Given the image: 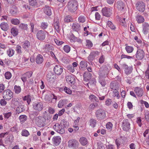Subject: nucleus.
<instances>
[{
    "label": "nucleus",
    "mask_w": 149,
    "mask_h": 149,
    "mask_svg": "<svg viewBox=\"0 0 149 149\" xmlns=\"http://www.w3.org/2000/svg\"><path fill=\"white\" fill-rule=\"evenodd\" d=\"M77 2L75 0H70L67 5L68 10L72 13L75 12L78 7Z\"/></svg>",
    "instance_id": "obj_1"
},
{
    "label": "nucleus",
    "mask_w": 149,
    "mask_h": 149,
    "mask_svg": "<svg viewBox=\"0 0 149 149\" xmlns=\"http://www.w3.org/2000/svg\"><path fill=\"white\" fill-rule=\"evenodd\" d=\"M109 70L107 66L104 65L102 66L99 71L98 78H105L107 76Z\"/></svg>",
    "instance_id": "obj_2"
},
{
    "label": "nucleus",
    "mask_w": 149,
    "mask_h": 149,
    "mask_svg": "<svg viewBox=\"0 0 149 149\" xmlns=\"http://www.w3.org/2000/svg\"><path fill=\"white\" fill-rule=\"evenodd\" d=\"M95 115L97 119L103 120L106 117L105 111L101 109L97 110L95 112Z\"/></svg>",
    "instance_id": "obj_3"
},
{
    "label": "nucleus",
    "mask_w": 149,
    "mask_h": 149,
    "mask_svg": "<svg viewBox=\"0 0 149 149\" xmlns=\"http://www.w3.org/2000/svg\"><path fill=\"white\" fill-rule=\"evenodd\" d=\"M136 10L140 12H143L145 10V5L143 1H137L135 4Z\"/></svg>",
    "instance_id": "obj_4"
},
{
    "label": "nucleus",
    "mask_w": 149,
    "mask_h": 149,
    "mask_svg": "<svg viewBox=\"0 0 149 149\" xmlns=\"http://www.w3.org/2000/svg\"><path fill=\"white\" fill-rule=\"evenodd\" d=\"M3 96L4 99L8 100L13 97V93L10 90H6L3 91Z\"/></svg>",
    "instance_id": "obj_5"
},
{
    "label": "nucleus",
    "mask_w": 149,
    "mask_h": 149,
    "mask_svg": "<svg viewBox=\"0 0 149 149\" xmlns=\"http://www.w3.org/2000/svg\"><path fill=\"white\" fill-rule=\"evenodd\" d=\"M79 145L78 141L75 139H71L68 142V147L73 149H76L78 148Z\"/></svg>",
    "instance_id": "obj_6"
},
{
    "label": "nucleus",
    "mask_w": 149,
    "mask_h": 149,
    "mask_svg": "<svg viewBox=\"0 0 149 149\" xmlns=\"http://www.w3.org/2000/svg\"><path fill=\"white\" fill-rule=\"evenodd\" d=\"M102 12L103 16L110 17L112 14V8L106 7L102 9Z\"/></svg>",
    "instance_id": "obj_7"
},
{
    "label": "nucleus",
    "mask_w": 149,
    "mask_h": 149,
    "mask_svg": "<svg viewBox=\"0 0 149 149\" xmlns=\"http://www.w3.org/2000/svg\"><path fill=\"white\" fill-rule=\"evenodd\" d=\"M53 128L56 131L61 134H64L65 132V129L58 123H56Z\"/></svg>",
    "instance_id": "obj_8"
},
{
    "label": "nucleus",
    "mask_w": 149,
    "mask_h": 149,
    "mask_svg": "<svg viewBox=\"0 0 149 149\" xmlns=\"http://www.w3.org/2000/svg\"><path fill=\"white\" fill-rule=\"evenodd\" d=\"M36 121V124L40 127H43L45 125V119L43 117H38L37 118Z\"/></svg>",
    "instance_id": "obj_9"
},
{
    "label": "nucleus",
    "mask_w": 149,
    "mask_h": 149,
    "mask_svg": "<svg viewBox=\"0 0 149 149\" xmlns=\"http://www.w3.org/2000/svg\"><path fill=\"white\" fill-rule=\"evenodd\" d=\"M47 32L42 30L38 31L36 34L37 38L40 40H43L45 38Z\"/></svg>",
    "instance_id": "obj_10"
},
{
    "label": "nucleus",
    "mask_w": 149,
    "mask_h": 149,
    "mask_svg": "<svg viewBox=\"0 0 149 149\" xmlns=\"http://www.w3.org/2000/svg\"><path fill=\"white\" fill-rule=\"evenodd\" d=\"M145 56L144 51L141 49H138L135 54V57L138 60H141Z\"/></svg>",
    "instance_id": "obj_11"
},
{
    "label": "nucleus",
    "mask_w": 149,
    "mask_h": 149,
    "mask_svg": "<svg viewBox=\"0 0 149 149\" xmlns=\"http://www.w3.org/2000/svg\"><path fill=\"white\" fill-rule=\"evenodd\" d=\"M63 68L60 65H56L54 68V73L57 75H61L63 72Z\"/></svg>",
    "instance_id": "obj_12"
},
{
    "label": "nucleus",
    "mask_w": 149,
    "mask_h": 149,
    "mask_svg": "<svg viewBox=\"0 0 149 149\" xmlns=\"http://www.w3.org/2000/svg\"><path fill=\"white\" fill-rule=\"evenodd\" d=\"M33 108L34 110L40 111L43 109V104L41 102H36L33 104Z\"/></svg>",
    "instance_id": "obj_13"
},
{
    "label": "nucleus",
    "mask_w": 149,
    "mask_h": 149,
    "mask_svg": "<svg viewBox=\"0 0 149 149\" xmlns=\"http://www.w3.org/2000/svg\"><path fill=\"white\" fill-rule=\"evenodd\" d=\"M122 127L124 130L128 131L130 129V124L127 120H123L122 123Z\"/></svg>",
    "instance_id": "obj_14"
},
{
    "label": "nucleus",
    "mask_w": 149,
    "mask_h": 149,
    "mask_svg": "<svg viewBox=\"0 0 149 149\" xmlns=\"http://www.w3.org/2000/svg\"><path fill=\"white\" fill-rule=\"evenodd\" d=\"M53 26L54 29L57 33L60 32V25L59 19L58 18H54V22L53 24Z\"/></svg>",
    "instance_id": "obj_15"
},
{
    "label": "nucleus",
    "mask_w": 149,
    "mask_h": 149,
    "mask_svg": "<svg viewBox=\"0 0 149 149\" xmlns=\"http://www.w3.org/2000/svg\"><path fill=\"white\" fill-rule=\"evenodd\" d=\"M33 72L31 71H28L23 74L21 77L22 80L24 82L26 81L27 78H30L32 75Z\"/></svg>",
    "instance_id": "obj_16"
},
{
    "label": "nucleus",
    "mask_w": 149,
    "mask_h": 149,
    "mask_svg": "<svg viewBox=\"0 0 149 149\" xmlns=\"http://www.w3.org/2000/svg\"><path fill=\"white\" fill-rule=\"evenodd\" d=\"M134 91L136 95L138 97H141L143 93V89L140 87H135L134 89Z\"/></svg>",
    "instance_id": "obj_17"
},
{
    "label": "nucleus",
    "mask_w": 149,
    "mask_h": 149,
    "mask_svg": "<svg viewBox=\"0 0 149 149\" xmlns=\"http://www.w3.org/2000/svg\"><path fill=\"white\" fill-rule=\"evenodd\" d=\"M47 79L49 82H54L56 79V76L53 73L50 72L48 74Z\"/></svg>",
    "instance_id": "obj_18"
},
{
    "label": "nucleus",
    "mask_w": 149,
    "mask_h": 149,
    "mask_svg": "<svg viewBox=\"0 0 149 149\" xmlns=\"http://www.w3.org/2000/svg\"><path fill=\"white\" fill-rule=\"evenodd\" d=\"M53 144L56 146L58 145L61 142V138L59 136H54L52 139Z\"/></svg>",
    "instance_id": "obj_19"
},
{
    "label": "nucleus",
    "mask_w": 149,
    "mask_h": 149,
    "mask_svg": "<svg viewBox=\"0 0 149 149\" xmlns=\"http://www.w3.org/2000/svg\"><path fill=\"white\" fill-rule=\"evenodd\" d=\"M123 68L125 69V72L127 74H129L132 72V68L131 67H128L125 64H123L122 65Z\"/></svg>",
    "instance_id": "obj_20"
},
{
    "label": "nucleus",
    "mask_w": 149,
    "mask_h": 149,
    "mask_svg": "<svg viewBox=\"0 0 149 149\" xmlns=\"http://www.w3.org/2000/svg\"><path fill=\"white\" fill-rule=\"evenodd\" d=\"M65 78L66 81L69 84H72L75 80L74 77L72 74L67 76Z\"/></svg>",
    "instance_id": "obj_21"
},
{
    "label": "nucleus",
    "mask_w": 149,
    "mask_h": 149,
    "mask_svg": "<svg viewBox=\"0 0 149 149\" xmlns=\"http://www.w3.org/2000/svg\"><path fill=\"white\" fill-rule=\"evenodd\" d=\"M84 81H88L91 77V74L88 72H86L84 74Z\"/></svg>",
    "instance_id": "obj_22"
},
{
    "label": "nucleus",
    "mask_w": 149,
    "mask_h": 149,
    "mask_svg": "<svg viewBox=\"0 0 149 149\" xmlns=\"http://www.w3.org/2000/svg\"><path fill=\"white\" fill-rule=\"evenodd\" d=\"M43 61V58L42 55L39 54L36 57V62L38 64H41Z\"/></svg>",
    "instance_id": "obj_23"
},
{
    "label": "nucleus",
    "mask_w": 149,
    "mask_h": 149,
    "mask_svg": "<svg viewBox=\"0 0 149 149\" xmlns=\"http://www.w3.org/2000/svg\"><path fill=\"white\" fill-rule=\"evenodd\" d=\"M72 28L73 30L77 32H79L81 29L80 25L79 24L77 23H73Z\"/></svg>",
    "instance_id": "obj_24"
},
{
    "label": "nucleus",
    "mask_w": 149,
    "mask_h": 149,
    "mask_svg": "<svg viewBox=\"0 0 149 149\" xmlns=\"http://www.w3.org/2000/svg\"><path fill=\"white\" fill-rule=\"evenodd\" d=\"M44 13L47 15L50 16L52 14V10L50 7L48 6H45L44 8Z\"/></svg>",
    "instance_id": "obj_25"
},
{
    "label": "nucleus",
    "mask_w": 149,
    "mask_h": 149,
    "mask_svg": "<svg viewBox=\"0 0 149 149\" xmlns=\"http://www.w3.org/2000/svg\"><path fill=\"white\" fill-rule=\"evenodd\" d=\"M1 29L4 31H7L9 29V26L6 22H3L0 24Z\"/></svg>",
    "instance_id": "obj_26"
},
{
    "label": "nucleus",
    "mask_w": 149,
    "mask_h": 149,
    "mask_svg": "<svg viewBox=\"0 0 149 149\" xmlns=\"http://www.w3.org/2000/svg\"><path fill=\"white\" fill-rule=\"evenodd\" d=\"M143 32L145 34H146L149 30V25L147 23L145 22L143 24Z\"/></svg>",
    "instance_id": "obj_27"
},
{
    "label": "nucleus",
    "mask_w": 149,
    "mask_h": 149,
    "mask_svg": "<svg viewBox=\"0 0 149 149\" xmlns=\"http://www.w3.org/2000/svg\"><path fill=\"white\" fill-rule=\"evenodd\" d=\"M79 141L81 144L83 146L86 145L88 143L87 139L84 137L80 138Z\"/></svg>",
    "instance_id": "obj_28"
},
{
    "label": "nucleus",
    "mask_w": 149,
    "mask_h": 149,
    "mask_svg": "<svg viewBox=\"0 0 149 149\" xmlns=\"http://www.w3.org/2000/svg\"><path fill=\"white\" fill-rule=\"evenodd\" d=\"M43 49L45 52H49L50 51H52L53 49V47L49 44H47L45 45Z\"/></svg>",
    "instance_id": "obj_29"
},
{
    "label": "nucleus",
    "mask_w": 149,
    "mask_h": 149,
    "mask_svg": "<svg viewBox=\"0 0 149 149\" xmlns=\"http://www.w3.org/2000/svg\"><path fill=\"white\" fill-rule=\"evenodd\" d=\"M136 20L138 23H143L144 21V18L142 16L137 15L136 17Z\"/></svg>",
    "instance_id": "obj_30"
},
{
    "label": "nucleus",
    "mask_w": 149,
    "mask_h": 149,
    "mask_svg": "<svg viewBox=\"0 0 149 149\" xmlns=\"http://www.w3.org/2000/svg\"><path fill=\"white\" fill-rule=\"evenodd\" d=\"M88 123L89 126L92 127L94 128L96 126L97 124V121L95 119H91L89 120Z\"/></svg>",
    "instance_id": "obj_31"
},
{
    "label": "nucleus",
    "mask_w": 149,
    "mask_h": 149,
    "mask_svg": "<svg viewBox=\"0 0 149 149\" xmlns=\"http://www.w3.org/2000/svg\"><path fill=\"white\" fill-rule=\"evenodd\" d=\"M105 78H98V82L103 87L105 86L107 84Z\"/></svg>",
    "instance_id": "obj_32"
},
{
    "label": "nucleus",
    "mask_w": 149,
    "mask_h": 149,
    "mask_svg": "<svg viewBox=\"0 0 149 149\" xmlns=\"http://www.w3.org/2000/svg\"><path fill=\"white\" fill-rule=\"evenodd\" d=\"M10 32L13 36H15L18 35V30L16 27H13L11 29Z\"/></svg>",
    "instance_id": "obj_33"
},
{
    "label": "nucleus",
    "mask_w": 149,
    "mask_h": 149,
    "mask_svg": "<svg viewBox=\"0 0 149 149\" xmlns=\"http://www.w3.org/2000/svg\"><path fill=\"white\" fill-rule=\"evenodd\" d=\"M116 4L117 8L118 10H122L123 9L124 6V4L121 1H118Z\"/></svg>",
    "instance_id": "obj_34"
},
{
    "label": "nucleus",
    "mask_w": 149,
    "mask_h": 149,
    "mask_svg": "<svg viewBox=\"0 0 149 149\" xmlns=\"http://www.w3.org/2000/svg\"><path fill=\"white\" fill-rule=\"evenodd\" d=\"M31 96L29 95L25 96L22 97V99L24 101L26 100L28 104H29L31 101Z\"/></svg>",
    "instance_id": "obj_35"
},
{
    "label": "nucleus",
    "mask_w": 149,
    "mask_h": 149,
    "mask_svg": "<svg viewBox=\"0 0 149 149\" xmlns=\"http://www.w3.org/2000/svg\"><path fill=\"white\" fill-rule=\"evenodd\" d=\"M107 26H108L112 30H115L116 28V26L110 21H108Z\"/></svg>",
    "instance_id": "obj_36"
},
{
    "label": "nucleus",
    "mask_w": 149,
    "mask_h": 149,
    "mask_svg": "<svg viewBox=\"0 0 149 149\" xmlns=\"http://www.w3.org/2000/svg\"><path fill=\"white\" fill-rule=\"evenodd\" d=\"M48 26V24L47 22H42L41 23L40 27L42 29L45 30L47 28Z\"/></svg>",
    "instance_id": "obj_37"
},
{
    "label": "nucleus",
    "mask_w": 149,
    "mask_h": 149,
    "mask_svg": "<svg viewBox=\"0 0 149 149\" xmlns=\"http://www.w3.org/2000/svg\"><path fill=\"white\" fill-rule=\"evenodd\" d=\"M79 65L81 68H85L87 66V62L85 61H82L80 63Z\"/></svg>",
    "instance_id": "obj_38"
},
{
    "label": "nucleus",
    "mask_w": 149,
    "mask_h": 149,
    "mask_svg": "<svg viewBox=\"0 0 149 149\" xmlns=\"http://www.w3.org/2000/svg\"><path fill=\"white\" fill-rule=\"evenodd\" d=\"M21 87L16 85L14 86V91L15 93L19 94L21 91Z\"/></svg>",
    "instance_id": "obj_39"
},
{
    "label": "nucleus",
    "mask_w": 149,
    "mask_h": 149,
    "mask_svg": "<svg viewBox=\"0 0 149 149\" xmlns=\"http://www.w3.org/2000/svg\"><path fill=\"white\" fill-rule=\"evenodd\" d=\"M24 110V109L23 107V106L22 105H20L18 106L16 109V111L17 113H19Z\"/></svg>",
    "instance_id": "obj_40"
},
{
    "label": "nucleus",
    "mask_w": 149,
    "mask_h": 149,
    "mask_svg": "<svg viewBox=\"0 0 149 149\" xmlns=\"http://www.w3.org/2000/svg\"><path fill=\"white\" fill-rule=\"evenodd\" d=\"M30 46L29 42L28 41H26L22 45V47L25 49L29 48Z\"/></svg>",
    "instance_id": "obj_41"
},
{
    "label": "nucleus",
    "mask_w": 149,
    "mask_h": 149,
    "mask_svg": "<svg viewBox=\"0 0 149 149\" xmlns=\"http://www.w3.org/2000/svg\"><path fill=\"white\" fill-rule=\"evenodd\" d=\"M7 52V54L9 57L12 56L15 53V51L11 48L9 49Z\"/></svg>",
    "instance_id": "obj_42"
},
{
    "label": "nucleus",
    "mask_w": 149,
    "mask_h": 149,
    "mask_svg": "<svg viewBox=\"0 0 149 149\" xmlns=\"http://www.w3.org/2000/svg\"><path fill=\"white\" fill-rule=\"evenodd\" d=\"M19 119L20 122L23 123L26 120L27 116L24 115H21L19 116Z\"/></svg>",
    "instance_id": "obj_43"
},
{
    "label": "nucleus",
    "mask_w": 149,
    "mask_h": 149,
    "mask_svg": "<svg viewBox=\"0 0 149 149\" xmlns=\"http://www.w3.org/2000/svg\"><path fill=\"white\" fill-rule=\"evenodd\" d=\"M30 135L29 132L26 129L23 130L21 132V135L23 136L27 137Z\"/></svg>",
    "instance_id": "obj_44"
},
{
    "label": "nucleus",
    "mask_w": 149,
    "mask_h": 149,
    "mask_svg": "<svg viewBox=\"0 0 149 149\" xmlns=\"http://www.w3.org/2000/svg\"><path fill=\"white\" fill-rule=\"evenodd\" d=\"M125 50L128 53H131L134 50L133 47L131 46H126L125 48Z\"/></svg>",
    "instance_id": "obj_45"
},
{
    "label": "nucleus",
    "mask_w": 149,
    "mask_h": 149,
    "mask_svg": "<svg viewBox=\"0 0 149 149\" xmlns=\"http://www.w3.org/2000/svg\"><path fill=\"white\" fill-rule=\"evenodd\" d=\"M113 125L111 122H108L106 125V128L109 131H111L112 130Z\"/></svg>",
    "instance_id": "obj_46"
},
{
    "label": "nucleus",
    "mask_w": 149,
    "mask_h": 149,
    "mask_svg": "<svg viewBox=\"0 0 149 149\" xmlns=\"http://www.w3.org/2000/svg\"><path fill=\"white\" fill-rule=\"evenodd\" d=\"M29 4L32 6H37L38 4L37 0H29Z\"/></svg>",
    "instance_id": "obj_47"
},
{
    "label": "nucleus",
    "mask_w": 149,
    "mask_h": 149,
    "mask_svg": "<svg viewBox=\"0 0 149 149\" xmlns=\"http://www.w3.org/2000/svg\"><path fill=\"white\" fill-rule=\"evenodd\" d=\"M15 50L18 54H21L22 53V47L20 46L19 45H17Z\"/></svg>",
    "instance_id": "obj_48"
},
{
    "label": "nucleus",
    "mask_w": 149,
    "mask_h": 149,
    "mask_svg": "<svg viewBox=\"0 0 149 149\" xmlns=\"http://www.w3.org/2000/svg\"><path fill=\"white\" fill-rule=\"evenodd\" d=\"M113 96L114 97H116L117 99L119 98V92L117 90L115 89L113 91Z\"/></svg>",
    "instance_id": "obj_49"
},
{
    "label": "nucleus",
    "mask_w": 149,
    "mask_h": 149,
    "mask_svg": "<svg viewBox=\"0 0 149 149\" xmlns=\"http://www.w3.org/2000/svg\"><path fill=\"white\" fill-rule=\"evenodd\" d=\"M11 22L15 25H17L19 24L20 21L17 19H11Z\"/></svg>",
    "instance_id": "obj_50"
},
{
    "label": "nucleus",
    "mask_w": 149,
    "mask_h": 149,
    "mask_svg": "<svg viewBox=\"0 0 149 149\" xmlns=\"http://www.w3.org/2000/svg\"><path fill=\"white\" fill-rule=\"evenodd\" d=\"M86 46L88 48H90L93 46V43L91 42L89 40H86Z\"/></svg>",
    "instance_id": "obj_51"
},
{
    "label": "nucleus",
    "mask_w": 149,
    "mask_h": 149,
    "mask_svg": "<svg viewBox=\"0 0 149 149\" xmlns=\"http://www.w3.org/2000/svg\"><path fill=\"white\" fill-rule=\"evenodd\" d=\"M73 19L70 16H66L65 18L64 21L66 22H69L73 21Z\"/></svg>",
    "instance_id": "obj_52"
},
{
    "label": "nucleus",
    "mask_w": 149,
    "mask_h": 149,
    "mask_svg": "<svg viewBox=\"0 0 149 149\" xmlns=\"http://www.w3.org/2000/svg\"><path fill=\"white\" fill-rule=\"evenodd\" d=\"M63 49L64 51L66 53H68L70 50V47L68 45H66L63 47Z\"/></svg>",
    "instance_id": "obj_53"
},
{
    "label": "nucleus",
    "mask_w": 149,
    "mask_h": 149,
    "mask_svg": "<svg viewBox=\"0 0 149 149\" xmlns=\"http://www.w3.org/2000/svg\"><path fill=\"white\" fill-rule=\"evenodd\" d=\"M78 20L79 23H83L85 22L86 18L84 16L81 15L79 17Z\"/></svg>",
    "instance_id": "obj_54"
},
{
    "label": "nucleus",
    "mask_w": 149,
    "mask_h": 149,
    "mask_svg": "<svg viewBox=\"0 0 149 149\" xmlns=\"http://www.w3.org/2000/svg\"><path fill=\"white\" fill-rule=\"evenodd\" d=\"M67 122L64 119L62 120L60 123V124L64 128L67 127Z\"/></svg>",
    "instance_id": "obj_55"
},
{
    "label": "nucleus",
    "mask_w": 149,
    "mask_h": 149,
    "mask_svg": "<svg viewBox=\"0 0 149 149\" xmlns=\"http://www.w3.org/2000/svg\"><path fill=\"white\" fill-rule=\"evenodd\" d=\"M122 140L121 139H117L116 140V144L118 148L119 146L121 144Z\"/></svg>",
    "instance_id": "obj_56"
},
{
    "label": "nucleus",
    "mask_w": 149,
    "mask_h": 149,
    "mask_svg": "<svg viewBox=\"0 0 149 149\" xmlns=\"http://www.w3.org/2000/svg\"><path fill=\"white\" fill-rule=\"evenodd\" d=\"M5 76L6 79H9L11 78L12 75L10 72H7L5 73Z\"/></svg>",
    "instance_id": "obj_57"
},
{
    "label": "nucleus",
    "mask_w": 149,
    "mask_h": 149,
    "mask_svg": "<svg viewBox=\"0 0 149 149\" xmlns=\"http://www.w3.org/2000/svg\"><path fill=\"white\" fill-rule=\"evenodd\" d=\"M67 69L70 72L73 73L75 71L74 68L72 65H68Z\"/></svg>",
    "instance_id": "obj_58"
},
{
    "label": "nucleus",
    "mask_w": 149,
    "mask_h": 149,
    "mask_svg": "<svg viewBox=\"0 0 149 149\" xmlns=\"http://www.w3.org/2000/svg\"><path fill=\"white\" fill-rule=\"evenodd\" d=\"M125 19V18H123L121 19L120 21V24L124 27H126L127 26V24Z\"/></svg>",
    "instance_id": "obj_59"
},
{
    "label": "nucleus",
    "mask_w": 149,
    "mask_h": 149,
    "mask_svg": "<svg viewBox=\"0 0 149 149\" xmlns=\"http://www.w3.org/2000/svg\"><path fill=\"white\" fill-rule=\"evenodd\" d=\"M89 99L93 101L97 102L98 100L97 98L93 94L89 96Z\"/></svg>",
    "instance_id": "obj_60"
},
{
    "label": "nucleus",
    "mask_w": 149,
    "mask_h": 149,
    "mask_svg": "<svg viewBox=\"0 0 149 149\" xmlns=\"http://www.w3.org/2000/svg\"><path fill=\"white\" fill-rule=\"evenodd\" d=\"M65 102L64 100H60L58 104V107L59 108H61L64 105V103Z\"/></svg>",
    "instance_id": "obj_61"
},
{
    "label": "nucleus",
    "mask_w": 149,
    "mask_h": 149,
    "mask_svg": "<svg viewBox=\"0 0 149 149\" xmlns=\"http://www.w3.org/2000/svg\"><path fill=\"white\" fill-rule=\"evenodd\" d=\"M19 26L21 29L24 30L27 29L28 28L27 25L26 24H25L23 23L20 24Z\"/></svg>",
    "instance_id": "obj_62"
},
{
    "label": "nucleus",
    "mask_w": 149,
    "mask_h": 149,
    "mask_svg": "<svg viewBox=\"0 0 149 149\" xmlns=\"http://www.w3.org/2000/svg\"><path fill=\"white\" fill-rule=\"evenodd\" d=\"M71 42L75 41L77 40V38H76L74 36L72 33L69 37Z\"/></svg>",
    "instance_id": "obj_63"
},
{
    "label": "nucleus",
    "mask_w": 149,
    "mask_h": 149,
    "mask_svg": "<svg viewBox=\"0 0 149 149\" xmlns=\"http://www.w3.org/2000/svg\"><path fill=\"white\" fill-rule=\"evenodd\" d=\"M95 19L97 20H100L101 18V16L98 12H96L95 14Z\"/></svg>",
    "instance_id": "obj_64"
}]
</instances>
